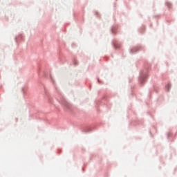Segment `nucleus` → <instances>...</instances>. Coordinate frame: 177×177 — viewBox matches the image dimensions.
Segmentation results:
<instances>
[{"label": "nucleus", "instance_id": "nucleus-1", "mask_svg": "<svg viewBox=\"0 0 177 177\" xmlns=\"http://www.w3.org/2000/svg\"><path fill=\"white\" fill-rule=\"evenodd\" d=\"M168 91H169V88H171V84H167Z\"/></svg>", "mask_w": 177, "mask_h": 177}]
</instances>
